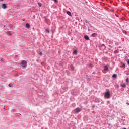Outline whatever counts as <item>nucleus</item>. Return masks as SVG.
Here are the masks:
<instances>
[{
    "instance_id": "8",
    "label": "nucleus",
    "mask_w": 129,
    "mask_h": 129,
    "mask_svg": "<svg viewBox=\"0 0 129 129\" xmlns=\"http://www.w3.org/2000/svg\"><path fill=\"white\" fill-rule=\"evenodd\" d=\"M26 27L27 29H30V24H29V23H27L26 24Z\"/></svg>"
},
{
    "instance_id": "10",
    "label": "nucleus",
    "mask_w": 129,
    "mask_h": 129,
    "mask_svg": "<svg viewBox=\"0 0 129 129\" xmlns=\"http://www.w3.org/2000/svg\"><path fill=\"white\" fill-rule=\"evenodd\" d=\"M67 13L69 16H70L71 17V12H70V11H67Z\"/></svg>"
},
{
    "instance_id": "24",
    "label": "nucleus",
    "mask_w": 129,
    "mask_h": 129,
    "mask_svg": "<svg viewBox=\"0 0 129 129\" xmlns=\"http://www.w3.org/2000/svg\"><path fill=\"white\" fill-rule=\"evenodd\" d=\"M126 104H127V105H129V103H126Z\"/></svg>"
},
{
    "instance_id": "9",
    "label": "nucleus",
    "mask_w": 129,
    "mask_h": 129,
    "mask_svg": "<svg viewBox=\"0 0 129 129\" xmlns=\"http://www.w3.org/2000/svg\"><path fill=\"white\" fill-rule=\"evenodd\" d=\"M97 36V34L94 33L92 34V37H96Z\"/></svg>"
},
{
    "instance_id": "11",
    "label": "nucleus",
    "mask_w": 129,
    "mask_h": 129,
    "mask_svg": "<svg viewBox=\"0 0 129 129\" xmlns=\"http://www.w3.org/2000/svg\"><path fill=\"white\" fill-rule=\"evenodd\" d=\"M73 54H75V55H76V54H77V50H74L73 52Z\"/></svg>"
},
{
    "instance_id": "23",
    "label": "nucleus",
    "mask_w": 129,
    "mask_h": 129,
    "mask_svg": "<svg viewBox=\"0 0 129 129\" xmlns=\"http://www.w3.org/2000/svg\"><path fill=\"white\" fill-rule=\"evenodd\" d=\"M39 55H40V56H42V52H40Z\"/></svg>"
},
{
    "instance_id": "20",
    "label": "nucleus",
    "mask_w": 129,
    "mask_h": 129,
    "mask_svg": "<svg viewBox=\"0 0 129 129\" xmlns=\"http://www.w3.org/2000/svg\"><path fill=\"white\" fill-rule=\"evenodd\" d=\"M55 3H58V0H53Z\"/></svg>"
},
{
    "instance_id": "6",
    "label": "nucleus",
    "mask_w": 129,
    "mask_h": 129,
    "mask_svg": "<svg viewBox=\"0 0 129 129\" xmlns=\"http://www.w3.org/2000/svg\"><path fill=\"white\" fill-rule=\"evenodd\" d=\"M104 70H105L106 71H108V67H107V66H104Z\"/></svg>"
},
{
    "instance_id": "15",
    "label": "nucleus",
    "mask_w": 129,
    "mask_h": 129,
    "mask_svg": "<svg viewBox=\"0 0 129 129\" xmlns=\"http://www.w3.org/2000/svg\"><path fill=\"white\" fill-rule=\"evenodd\" d=\"M38 5L39 7H42V4H41V3L39 2L38 3Z\"/></svg>"
},
{
    "instance_id": "13",
    "label": "nucleus",
    "mask_w": 129,
    "mask_h": 129,
    "mask_svg": "<svg viewBox=\"0 0 129 129\" xmlns=\"http://www.w3.org/2000/svg\"><path fill=\"white\" fill-rule=\"evenodd\" d=\"M116 74H114V75H113V76H112V78H116Z\"/></svg>"
},
{
    "instance_id": "14",
    "label": "nucleus",
    "mask_w": 129,
    "mask_h": 129,
    "mask_svg": "<svg viewBox=\"0 0 129 129\" xmlns=\"http://www.w3.org/2000/svg\"><path fill=\"white\" fill-rule=\"evenodd\" d=\"M122 87H123L124 88H125L126 87V86L125 85V84H123V85H121Z\"/></svg>"
},
{
    "instance_id": "21",
    "label": "nucleus",
    "mask_w": 129,
    "mask_h": 129,
    "mask_svg": "<svg viewBox=\"0 0 129 129\" xmlns=\"http://www.w3.org/2000/svg\"><path fill=\"white\" fill-rule=\"evenodd\" d=\"M71 68L72 70H73V69H74V67H73L72 66L71 67Z\"/></svg>"
},
{
    "instance_id": "22",
    "label": "nucleus",
    "mask_w": 129,
    "mask_h": 129,
    "mask_svg": "<svg viewBox=\"0 0 129 129\" xmlns=\"http://www.w3.org/2000/svg\"><path fill=\"white\" fill-rule=\"evenodd\" d=\"M9 87H12V85H11V84H9Z\"/></svg>"
},
{
    "instance_id": "25",
    "label": "nucleus",
    "mask_w": 129,
    "mask_h": 129,
    "mask_svg": "<svg viewBox=\"0 0 129 129\" xmlns=\"http://www.w3.org/2000/svg\"><path fill=\"white\" fill-rule=\"evenodd\" d=\"M0 1H1V2H3V1H4V0H0Z\"/></svg>"
},
{
    "instance_id": "26",
    "label": "nucleus",
    "mask_w": 129,
    "mask_h": 129,
    "mask_svg": "<svg viewBox=\"0 0 129 129\" xmlns=\"http://www.w3.org/2000/svg\"><path fill=\"white\" fill-rule=\"evenodd\" d=\"M123 129H126V128H123Z\"/></svg>"
},
{
    "instance_id": "4",
    "label": "nucleus",
    "mask_w": 129,
    "mask_h": 129,
    "mask_svg": "<svg viewBox=\"0 0 129 129\" xmlns=\"http://www.w3.org/2000/svg\"><path fill=\"white\" fill-rule=\"evenodd\" d=\"M1 7L2 9H3L4 10H5V9H7V5H6L5 4H2L1 5Z\"/></svg>"
},
{
    "instance_id": "19",
    "label": "nucleus",
    "mask_w": 129,
    "mask_h": 129,
    "mask_svg": "<svg viewBox=\"0 0 129 129\" xmlns=\"http://www.w3.org/2000/svg\"><path fill=\"white\" fill-rule=\"evenodd\" d=\"M45 31H46V33H50L49 29H46Z\"/></svg>"
},
{
    "instance_id": "5",
    "label": "nucleus",
    "mask_w": 129,
    "mask_h": 129,
    "mask_svg": "<svg viewBox=\"0 0 129 129\" xmlns=\"http://www.w3.org/2000/svg\"><path fill=\"white\" fill-rule=\"evenodd\" d=\"M7 35H8V36H12L13 33L11 31H8L7 32Z\"/></svg>"
},
{
    "instance_id": "7",
    "label": "nucleus",
    "mask_w": 129,
    "mask_h": 129,
    "mask_svg": "<svg viewBox=\"0 0 129 129\" xmlns=\"http://www.w3.org/2000/svg\"><path fill=\"white\" fill-rule=\"evenodd\" d=\"M84 38H85V40H89V37L88 36H87V35H85V36H84Z\"/></svg>"
},
{
    "instance_id": "18",
    "label": "nucleus",
    "mask_w": 129,
    "mask_h": 129,
    "mask_svg": "<svg viewBox=\"0 0 129 129\" xmlns=\"http://www.w3.org/2000/svg\"><path fill=\"white\" fill-rule=\"evenodd\" d=\"M95 102H99V100L98 99H96Z\"/></svg>"
},
{
    "instance_id": "2",
    "label": "nucleus",
    "mask_w": 129,
    "mask_h": 129,
    "mask_svg": "<svg viewBox=\"0 0 129 129\" xmlns=\"http://www.w3.org/2000/svg\"><path fill=\"white\" fill-rule=\"evenodd\" d=\"M104 97L105 98H109L110 97V92L109 91L105 92Z\"/></svg>"
},
{
    "instance_id": "3",
    "label": "nucleus",
    "mask_w": 129,
    "mask_h": 129,
    "mask_svg": "<svg viewBox=\"0 0 129 129\" xmlns=\"http://www.w3.org/2000/svg\"><path fill=\"white\" fill-rule=\"evenodd\" d=\"M80 111H81V109L79 108H77L74 110V112L76 113H78V112H80Z\"/></svg>"
},
{
    "instance_id": "12",
    "label": "nucleus",
    "mask_w": 129,
    "mask_h": 129,
    "mask_svg": "<svg viewBox=\"0 0 129 129\" xmlns=\"http://www.w3.org/2000/svg\"><path fill=\"white\" fill-rule=\"evenodd\" d=\"M1 61L3 62H6V60L3 58H1Z\"/></svg>"
},
{
    "instance_id": "1",
    "label": "nucleus",
    "mask_w": 129,
    "mask_h": 129,
    "mask_svg": "<svg viewBox=\"0 0 129 129\" xmlns=\"http://www.w3.org/2000/svg\"><path fill=\"white\" fill-rule=\"evenodd\" d=\"M28 62L26 60H22L21 62L22 68L25 69L27 66Z\"/></svg>"
},
{
    "instance_id": "17",
    "label": "nucleus",
    "mask_w": 129,
    "mask_h": 129,
    "mask_svg": "<svg viewBox=\"0 0 129 129\" xmlns=\"http://www.w3.org/2000/svg\"><path fill=\"white\" fill-rule=\"evenodd\" d=\"M122 68H125V64H123V65L121 67Z\"/></svg>"
},
{
    "instance_id": "16",
    "label": "nucleus",
    "mask_w": 129,
    "mask_h": 129,
    "mask_svg": "<svg viewBox=\"0 0 129 129\" xmlns=\"http://www.w3.org/2000/svg\"><path fill=\"white\" fill-rule=\"evenodd\" d=\"M126 82H127V83H128V82H129V79H128V78H127L126 79Z\"/></svg>"
}]
</instances>
